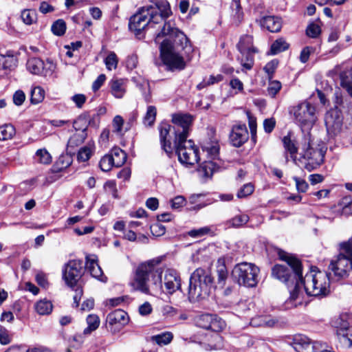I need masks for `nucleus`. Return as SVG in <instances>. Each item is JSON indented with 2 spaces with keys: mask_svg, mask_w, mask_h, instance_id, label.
<instances>
[{
  "mask_svg": "<svg viewBox=\"0 0 352 352\" xmlns=\"http://www.w3.org/2000/svg\"><path fill=\"white\" fill-rule=\"evenodd\" d=\"M151 20L157 24L163 23L159 26L161 29L155 37V42H160V39L165 36L169 38L164 39L160 44V50L162 59L164 63L170 70H182L186 67V63L180 52L184 50L188 53L191 50V46L186 36L179 29L175 27L173 21H166L170 14L171 10L169 3L166 0H161L155 3V6H150Z\"/></svg>",
  "mask_w": 352,
  "mask_h": 352,
  "instance_id": "nucleus-1",
  "label": "nucleus"
},
{
  "mask_svg": "<svg viewBox=\"0 0 352 352\" xmlns=\"http://www.w3.org/2000/svg\"><path fill=\"white\" fill-rule=\"evenodd\" d=\"M160 263V260L155 258L138 265L129 283L133 290L146 294H157L162 291V282L168 294H172L180 288V278L174 270H166L162 280V270L158 267Z\"/></svg>",
  "mask_w": 352,
  "mask_h": 352,
  "instance_id": "nucleus-2",
  "label": "nucleus"
},
{
  "mask_svg": "<svg viewBox=\"0 0 352 352\" xmlns=\"http://www.w3.org/2000/svg\"><path fill=\"white\" fill-rule=\"evenodd\" d=\"M280 258L287 262L288 266L276 265L272 270V276L285 283L289 289V297L285 303L288 307H296L302 304L304 293L300 287L302 265L294 256L278 250Z\"/></svg>",
  "mask_w": 352,
  "mask_h": 352,
  "instance_id": "nucleus-3",
  "label": "nucleus"
},
{
  "mask_svg": "<svg viewBox=\"0 0 352 352\" xmlns=\"http://www.w3.org/2000/svg\"><path fill=\"white\" fill-rule=\"evenodd\" d=\"M300 287L307 296H325L329 292V278L327 274L312 269L304 278L300 275Z\"/></svg>",
  "mask_w": 352,
  "mask_h": 352,
  "instance_id": "nucleus-4",
  "label": "nucleus"
},
{
  "mask_svg": "<svg viewBox=\"0 0 352 352\" xmlns=\"http://www.w3.org/2000/svg\"><path fill=\"white\" fill-rule=\"evenodd\" d=\"M213 278L209 271L202 268L197 269L190 278L188 298L190 301L195 302L206 298L210 291Z\"/></svg>",
  "mask_w": 352,
  "mask_h": 352,
  "instance_id": "nucleus-5",
  "label": "nucleus"
},
{
  "mask_svg": "<svg viewBox=\"0 0 352 352\" xmlns=\"http://www.w3.org/2000/svg\"><path fill=\"white\" fill-rule=\"evenodd\" d=\"M319 146V145L316 147L314 146L309 133L305 135L302 144V155L305 160V168L309 171L316 169L324 162L326 149L324 147Z\"/></svg>",
  "mask_w": 352,
  "mask_h": 352,
  "instance_id": "nucleus-6",
  "label": "nucleus"
},
{
  "mask_svg": "<svg viewBox=\"0 0 352 352\" xmlns=\"http://www.w3.org/2000/svg\"><path fill=\"white\" fill-rule=\"evenodd\" d=\"M259 269L252 263H241L233 269L232 275L239 285L254 287L258 283Z\"/></svg>",
  "mask_w": 352,
  "mask_h": 352,
  "instance_id": "nucleus-7",
  "label": "nucleus"
},
{
  "mask_svg": "<svg viewBox=\"0 0 352 352\" xmlns=\"http://www.w3.org/2000/svg\"><path fill=\"white\" fill-rule=\"evenodd\" d=\"M295 120L302 128L311 129L318 120V112L312 104L303 102L293 108Z\"/></svg>",
  "mask_w": 352,
  "mask_h": 352,
  "instance_id": "nucleus-8",
  "label": "nucleus"
},
{
  "mask_svg": "<svg viewBox=\"0 0 352 352\" xmlns=\"http://www.w3.org/2000/svg\"><path fill=\"white\" fill-rule=\"evenodd\" d=\"M174 144L179 161L182 164L194 165L198 162L199 149L191 140H175Z\"/></svg>",
  "mask_w": 352,
  "mask_h": 352,
  "instance_id": "nucleus-9",
  "label": "nucleus"
},
{
  "mask_svg": "<svg viewBox=\"0 0 352 352\" xmlns=\"http://www.w3.org/2000/svg\"><path fill=\"white\" fill-rule=\"evenodd\" d=\"M237 49L240 54L237 56V60L246 69H251L254 63V54L258 52L253 45L252 37L250 35L241 36L237 44Z\"/></svg>",
  "mask_w": 352,
  "mask_h": 352,
  "instance_id": "nucleus-10",
  "label": "nucleus"
},
{
  "mask_svg": "<svg viewBox=\"0 0 352 352\" xmlns=\"http://www.w3.org/2000/svg\"><path fill=\"white\" fill-rule=\"evenodd\" d=\"M151 9L153 8L143 7L130 18L129 29L136 34H140L146 27L155 28L157 24L151 20Z\"/></svg>",
  "mask_w": 352,
  "mask_h": 352,
  "instance_id": "nucleus-11",
  "label": "nucleus"
},
{
  "mask_svg": "<svg viewBox=\"0 0 352 352\" xmlns=\"http://www.w3.org/2000/svg\"><path fill=\"white\" fill-rule=\"evenodd\" d=\"M62 272L67 285L74 288L83 275V263L80 260H70L64 265Z\"/></svg>",
  "mask_w": 352,
  "mask_h": 352,
  "instance_id": "nucleus-12",
  "label": "nucleus"
},
{
  "mask_svg": "<svg viewBox=\"0 0 352 352\" xmlns=\"http://www.w3.org/2000/svg\"><path fill=\"white\" fill-rule=\"evenodd\" d=\"M192 120V116L187 113H177L173 116L172 122L174 124L173 131L175 140L187 139Z\"/></svg>",
  "mask_w": 352,
  "mask_h": 352,
  "instance_id": "nucleus-13",
  "label": "nucleus"
},
{
  "mask_svg": "<svg viewBox=\"0 0 352 352\" xmlns=\"http://www.w3.org/2000/svg\"><path fill=\"white\" fill-rule=\"evenodd\" d=\"M26 67L28 70L35 75L51 76L56 69V65L52 60L47 59L45 62L38 58H30Z\"/></svg>",
  "mask_w": 352,
  "mask_h": 352,
  "instance_id": "nucleus-14",
  "label": "nucleus"
},
{
  "mask_svg": "<svg viewBox=\"0 0 352 352\" xmlns=\"http://www.w3.org/2000/svg\"><path fill=\"white\" fill-rule=\"evenodd\" d=\"M343 117L340 111L336 107L327 111L324 122L328 134L334 137L339 134L342 128Z\"/></svg>",
  "mask_w": 352,
  "mask_h": 352,
  "instance_id": "nucleus-15",
  "label": "nucleus"
},
{
  "mask_svg": "<svg viewBox=\"0 0 352 352\" xmlns=\"http://www.w3.org/2000/svg\"><path fill=\"white\" fill-rule=\"evenodd\" d=\"M128 321V314L122 309H116L109 314L107 317V327L113 333L120 331Z\"/></svg>",
  "mask_w": 352,
  "mask_h": 352,
  "instance_id": "nucleus-16",
  "label": "nucleus"
},
{
  "mask_svg": "<svg viewBox=\"0 0 352 352\" xmlns=\"http://www.w3.org/2000/svg\"><path fill=\"white\" fill-rule=\"evenodd\" d=\"M292 346L297 352H317L321 342L311 341L307 336L298 334L294 337Z\"/></svg>",
  "mask_w": 352,
  "mask_h": 352,
  "instance_id": "nucleus-17",
  "label": "nucleus"
},
{
  "mask_svg": "<svg viewBox=\"0 0 352 352\" xmlns=\"http://www.w3.org/2000/svg\"><path fill=\"white\" fill-rule=\"evenodd\" d=\"M249 138V133L245 124L237 123L232 127L229 135L230 144L235 147H240Z\"/></svg>",
  "mask_w": 352,
  "mask_h": 352,
  "instance_id": "nucleus-18",
  "label": "nucleus"
},
{
  "mask_svg": "<svg viewBox=\"0 0 352 352\" xmlns=\"http://www.w3.org/2000/svg\"><path fill=\"white\" fill-rule=\"evenodd\" d=\"M172 130L173 126L168 124H162L159 126L161 146L168 156H170L173 151L169 138V133Z\"/></svg>",
  "mask_w": 352,
  "mask_h": 352,
  "instance_id": "nucleus-19",
  "label": "nucleus"
},
{
  "mask_svg": "<svg viewBox=\"0 0 352 352\" xmlns=\"http://www.w3.org/2000/svg\"><path fill=\"white\" fill-rule=\"evenodd\" d=\"M127 80L113 78L109 82L111 93L117 98H122L125 92Z\"/></svg>",
  "mask_w": 352,
  "mask_h": 352,
  "instance_id": "nucleus-20",
  "label": "nucleus"
},
{
  "mask_svg": "<svg viewBox=\"0 0 352 352\" xmlns=\"http://www.w3.org/2000/svg\"><path fill=\"white\" fill-rule=\"evenodd\" d=\"M85 267L94 278L101 279L103 275V272L98 265L97 258L95 255L86 256Z\"/></svg>",
  "mask_w": 352,
  "mask_h": 352,
  "instance_id": "nucleus-21",
  "label": "nucleus"
},
{
  "mask_svg": "<svg viewBox=\"0 0 352 352\" xmlns=\"http://www.w3.org/2000/svg\"><path fill=\"white\" fill-rule=\"evenodd\" d=\"M333 324L337 329L336 334L338 338L352 326V317L346 314H342L335 320Z\"/></svg>",
  "mask_w": 352,
  "mask_h": 352,
  "instance_id": "nucleus-22",
  "label": "nucleus"
},
{
  "mask_svg": "<svg viewBox=\"0 0 352 352\" xmlns=\"http://www.w3.org/2000/svg\"><path fill=\"white\" fill-rule=\"evenodd\" d=\"M219 168V166L216 165L214 162L211 160L206 161L203 162L197 171L199 175L204 178L208 179L210 178L212 174Z\"/></svg>",
  "mask_w": 352,
  "mask_h": 352,
  "instance_id": "nucleus-23",
  "label": "nucleus"
},
{
  "mask_svg": "<svg viewBox=\"0 0 352 352\" xmlns=\"http://www.w3.org/2000/svg\"><path fill=\"white\" fill-rule=\"evenodd\" d=\"M282 28V20L276 16H265V28L271 32H278Z\"/></svg>",
  "mask_w": 352,
  "mask_h": 352,
  "instance_id": "nucleus-24",
  "label": "nucleus"
},
{
  "mask_svg": "<svg viewBox=\"0 0 352 352\" xmlns=\"http://www.w3.org/2000/svg\"><path fill=\"white\" fill-rule=\"evenodd\" d=\"M113 132L119 135H123L129 130V126H124V120L120 116H116L112 120Z\"/></svg>",
  "mask_w": 352,
  "mask_h": 352,
  "instance_id": "nucleus-25",
  "label": "nucleus"
},
{
  "mask_svg": "<svg viewBox=\"0 0 352 352\" xmlns=\"http://www.w3.org/2000/svg\"><path fill=\"white\" fill-rule=\"evenodd\" d=\"M283 143L286 151L289 153L291 158L295 161L298 153L296 141L292 140L290 135H288L283 138Z\"/></svg>",
  "mask_w": 352,
  "mask_h": 352,
  "instance_id": "nucleus-26",
  "label": "nucleus"
},
{
  "mask_svg": "<svg viewBox=\"0 0 352 352\" xmlns=\"http://www.w3.org/2000/svg\"><path fill=\"white\" fill-rule=\"evenodd\" d=\"M289 44L283 38L276 39L271 45L268 54L275 55L289 48Z\"/></svg>",
  "mask_w": 352,
  "mask_h": 352,
  "instance_id": "nucleus-27",
  "label": "nucleus"
},
{
  "mask_svg": "<svg viewBox=\"0 0 352 352\" xmlns=\"http://www.w3.org/2000/svg\"><path fill=\"white\" fill-rule=\"evenodd\" d=\"M113 157L114 166L120 167L126 160V153L120 148H113L110 153Z\"/></svg>",
  "mask_w": 352,
  "mask_h": 352,
  "instance_id": "nucleus-28",
  "label": "nucleus"
},
{
  "mask_svg": "<svg viewBox=\"0 0 352 352\" xmlns=\"http://www.w3.org/2000/svg\"><path fill=\"white\" fill-rule=\"evenodd\" d=\"M15 133V128L12 124H5L0 126V141L11 140Z\"/></svg>",
  "mask_w": 352,
  "mask_h": 352,
  "instance_id": "nucleus-29",
  "label": "nucleus"
},
{
  "mask_svg": "<svg viewBox=\"0 0 352 352\" xmlns=\"http://www.w3.org/2000/svg\"><path fill=\"white\" fill-rule=\"evenodd\" d=\"M249 219L250 218L248 214H239L229 219L226 223L228 227L239 228L245 225Z\"/></svg>",
  "mask_w": 352,
  "mask_h": 352,
  "instance_id": "nucleus-30",
  "label": "nucleus"
},
{
  "mask_svg": "<svg viewBox=\"0 0 352 352\" xmlns=\"http://www.w3.org/2000/svg\"><path fill=\"white\" fill-rule=\"evenodd\" d=\"M52 304L51 301L46 299L41 300L35 304V309L40 315H47L52 311Z\"/></svg>",
  "mask_w": 352,
  "mask_h": 352,
  "instance_id": "nucleus-31",
  "label": "nucleus"
},
{
  "mask_svg": "<svg viewBox=\"0 0 352 352\" xmlns=\"http://www.w3.org/2000/svg\"><path fill=\"white\" fill-rule=\"evenodd\" d=\"M88 327L83 331L85 335L89 334L96 330L100 325V319L97 315L90 314L87 318Z\"/></svg>",
  "mask_w": 352,
  "mask_h": 352,
  "instance_id": "nucleus-32",
  "label": "nucleus"
},
{
  "mask_svg": "<svg viewBox=\"0 0 352 352\" xmlns=\"http://www.w3.org/2000/svg\"><path fill=\"white\" fill-rule=\"evenodd\" d=\"M87 138L86 129L75 133L68 140V145L74 147L82 144Z\"/></svg>",
  "mask_w": 352,
  "mask_h": 352,
  "instance_id": "nucleus-33",
  "label": "nucleus"
},
{
  "mask_svg": "<svg viewBox=\"0 0 352 352\" xmlns=\"http://www.w3.org/2000/svg\"><path fill=\"white\" fill-rule=\"evenodd\" d=\"M36 162L43 164H49L52 162V156L45 148H41L36 151L34 156Z\"/></svg>",
  "mask_w": 352,
  "mask_h": 352,
  "instance_id": "nucleus-34",
  "label": "nucleus"
},
{
  "mask_svg": "<svg viewBox=\"0 0 352 352\" xmlns=\"http://www.w3.org/2000/svg\"><path fill=\"white\" fill-rule=\"evenodd\" d=\"M45 98V91L41 87H35L31 91L30 100L32 104L41 102Z\"/></svg>",
  "mask_w": 352,
  "mask_h": 352,
  "instance_id": "nucleus-35",
  "label": "nucleus"
},
{
  "mask_svg": "<svg viewBox=\"0 0 352 352\" xmlns=\"http://www.w3.org/2000/svg\"><path fill=\"white\" fill-rule=\"evenodd\" d=\"M173 338V333L170 332H165L161 334L152 336L153 341L160 345H166L169 344Z\"/></svg>",
  "mask_w": 352,
  "mask_h": 352,
  "instance_id": "nucleus-36",
  "label": "nucleus"
},
{
  "mask_svg": "<svg viewBox=\"0 0 352 352\" xmlns=\"http://www.w3.org/2000/svg\"><path fill=\"white\" fill-rule=\"evenodd\" d=\"M66 23L63 19H58L54 21L51 27V30L54 35L63 36L66 31Z\"/></svg>",
  "mask_w": 352,
  "mask_h": 352,
  "instance_id": "nucleus-37",
  "label": "nucleus"
},
{
  "mask_svg": "<svg viewBox=\"0 0 352 352\" xmlns=\"http://www.w3.org/2000/svg\"><path fill=\"white\" fill-rule=\"evenodd\" d=\"M281 87L282 85L280 81L276 80H272V78L270 77L269 83L267 88V95L272 98H274L276 95L280 91Z\"/></svg>",
  "mask_w": 352,
  "mask_h": 352,
  "instance_id": "nucleus-38",
  "label": "nucleus"
},
{
  "mask_svg": "<svg viewBox=\"0 0 352 352\" xmlns=\"http://www.w3.org/2000/svg\"><path fill=\"white\" fill-rule=\"evenodd\" d=\"M212 234H214V232L212 231L211 226H205L198 229H193L188 232V234L192 238H199Z\"/></svg>",
  "mask_w": 352,
  "mask_h": 352,
  "instance_id": "nucleus-39",
  "label": "nucleus"
},
{
  "mask_svg": "<svg viewBox=\"0 0 352 352\" xmlns=\"http://www.w3.org/2000/svg\"><path fill=\"white\" fill-rule=\"evenodd\" d=\"M21 19L26 25H32L36 21V13L34 10H24L21 12Z\"/></svg>",
  "mask_w": 352,
  "mask_h": 352,
  "instance_id": "nucleus-40",
  "label": "nucleus"
},
{
  "mask_svg": "<svg viewBox=\"0 0 352 352\" xmlns=\"http://www.w3.org/2000/svg\"><path fill=\"white\" fill-rule=\"evenodd\" d=\"M157 109L154 106H148L146 115L144 117V124L146 126H152L156 118Z\"/></svg>",
  "mask_w": 352,
  "mask_h": 352,
  "instance_id": "nucleus-41",
  "label": "nucleus"
},
{
  "mask_svg": "<svg viewBox=\"0 0 352 352\" xmlns=\"http://www.w3.org/2000/svg\"><path fill=\"white\" fill-rule=\"evenodd\" d=\"M99 166L100 169L104 172H107L114 166L113 157H111V154L105 155L100 160Z\"/></svg>",
  "mask_w": 352,
  "mask_h": 352,
  "instance_id": "nucleus-42",
  "label": "nucleus"
},
{
  "mask_svg": "<svg viewBox=\"0 0 352 352\" xmlns=\"http://www.w3.org/2000/svg\"><path fill=\"white\" fill-rule=\"evenodd\" d=\"M202 148L203 151H206L211 159H215L219 154V146L217 142L205 144Z\"/></svg>",
  "mask_w": 352,
  "mask_h": 352,
  "instance_id": "nucleus-43",
  "label": "nucleus"
},
{
  "mask_svg": "<svg viewBox=\"0 0 352 352\" xmlns=\"http://www.w3.org/2000/svg\"><path fill=\"white\" fill-rule=\"evenodd\" d=\"M104 63L108 70L116 69L118 63V58L114 52H110L104 59Z\"/></svg>",
  "mask_w": 352,
  "mask_h": 352,
  "instance_id": "nucleus-44",
  "label": "nucleus"
},
{
  "mask_svg": "<svg viewBox=\"0 0 352 352\" xmlns=\"http://www.w3.org/2000/svg\"><path fill=\"white\" fill-rule=\"evenodd\" d=\"M212 320H213V315L203 314L197 318L196 322L199 327L209 329Z\"/></svg>",
  "mask_w": 352,
  "mask_h": 352,
  "instance_id": "nucleus-45",
  "label": "nucleus"
},
{
  "mask_svg": "<svg viewBox=\"0 0 352 352\" xmlns=\"http://www.w3.org/2000/svg\"><path fill=\"white\" fill-rule=\"evenodd\" d=\"M340 85L342 87L346 88L348 90L349 87H351L352 85V73L350 70H344L340 74Z\"/></svg>",
  "mask_w": 352,
  "mask_h": 352,
  "instance_id": "nucleus-46",
  "label": "nucleus"
},
{
  "mask_svg": "<svg viewBox=\"0 0 352 352\" xmlns=\"http://www.w3.org/2000/svg\"><path fill=\"white\" fill-rule=\"evenodd\" d=\"M225 327V321L223 320L221 318H219L217 316L213 315V320H212L211 321L209 329L217 333L223 329Z\"/></svg>",
  "mask_w": 352,
  "mask_h": 352,
  "instance_id": "nucleus-47",
  "label": "nucleus"
},
{
  "mask_svg": "<svg viewBox=\"0 0 352 352\" xmlns=\"http://www.w3.org/2000/svg\"><path fill=\"white\" fill-rule=\"evenodd\" d=\"M340 342L348 347L352 346V326L338 337Z\"/></svg>",
  "mask_w": 352,
  "mask_h": 352,
  "instance_id": "nucleus-48",
  "label": "nucleus"
},
{
  "mask_svg": "<svg viewBox=\"0 0 352 352\" xmlns=\"http://www.w3.org/2000/svg\"><path fill=\"white\" fill-rule=\"evenodd\" d=\"M254 186L251 183L244 184L237 192L239 198H244L250 195L254 192Z\"/></svg>",
  "mask_w": 352,
  "mask_h": 352,
  "instance_id": "nucleus-49",
  "label": "nucleus"
},
{
  "mask_svg": "<svg viewBox=\"0 0 352 352\" xmlns=\"http://www.w3.org/2000/svg\"><path fill=\"white\" fill-rule=\"evenodd\" d=\"M232 11L234 12V16L237 18L239 22H240L243 17V12L241 6L240 0H232L231 4Z\"/></svg>",
  "mask_w": 352,
  "mask_h": 352,
  "instance_id": "nucleus-50",
  "label": "nucleus"
},
{
  "mask_svg": "<svg viewBox=\"0 0 352 352\" xmlns=\"http://www.w3.org/2000/svg\"><path fill=\"white\" fill-rule=\"evenodd\" d=\"M91 155V150L87 146L81 148L78 153V160L81 162L87 161Z\"/></svg>",
  "mask_w": 352,
  "mask_h": 352,
  "instance_id": "nucleus-51",
  "label": "nucleus"
},
{
  "mask_svg": "<svg viewBox=\"0 0 352 352\" xmlns=\"http://www.w3.org/2000/svg\"><path fill=\"white\" fill-rule=\"evenodd\" d=\"M320 33V28L316 23H311L306 30V34L311 38H316Z\"/></svg>",
  "mask_w": 352,
  "mask_h": 352,
  "instance_id": "nucleus-52",
  "label": "nucleus"
},
{
  "mask_svg": "<svg viewBox=\"0 0 352 352\" xmlns=\"http://www.w3.org/2000/svg\"><path fill=\"white\" fill-rule=\"evenodd\" d=\"M218 283L223 286L228 277V271L225 265L219 266L217 270Z\"/></svg>",
  "mask_w": 352,
  "mask_h": 352,
  "instance_id": "nucleus-53",
  "label": "nucleus"
},
{
  "mask_svg": "<svg viewBox=\"0 0 352 352\" xmlns=\"http://www.w3.org/2000/svg\"><path fill=\"white\" fill-rule=\"evenodd\" d=\"M25 100V94L22 90H17L12 96V100L15 105L21 106Z\"/></svg>",
  "mask_w": 352,
  "mask_h": 352,
  "instance_id": "nucleus-54",
  "label": "nucleus"
},
{
  "mask_svg": "<svg viewBox=\"0 0 352 352\" xmlns=\"http://www.w3.org/2000/svg\"><path fill=\"white\" fill-rule=\"evenodd\" d=\"M11 340L12 339L8 330L2 326H0V343L6 345L10 344Z\"/></svg>",
  "mask_w": 352,
  "mask_h": 352,
  "instance_id": "nucleus-55",
  "label": "nucleus"
},
{
  "mask_svg": "<svg viewBox=\"0 0 352 352\" xmlns=\"http://www.w3.org/2000/svg\"><path fill=\"white\" fill-rule=\"evenodd\" d=\"M294 180L296 182V189L299 192H305L307 191L309 185L305 180L297 177H294Z\"/></svg>",
  "mask_w": 352,
  "mask_h": 352,
  "instance_id": "nucleus-56",
  "label": "nucleus"
},
{
  "mask_svg": "<svg viewBox=\"0 0 352 352\" xmlns=\"http://www.w3.org/2000/svg\"><path fill=\"white\" fill-rule=\"evenodd\" d=\"M245 113L247 115V118L248 119V124H249L250 132H251L252 135L253 136L255 134L256 130V119L250 113V111H246Z\"/></svg>",
  "mask_w": 352,
  "mask_h": 352,
  "instance_id": "nucleus-57",
  "label": "nucleus"
},
{
  "mask_svg": "<svg viewBox=\"0 0 352 352\" xmlns=\"http://www.w3.org/2000/svg\"><path fill=\"white\" fill-rule=\"evenodd\" d=\"M152 234L155 236H160L165 233V227L160 223H156L150 227Z\"/></svg>",
  "mask_w": 352,
  "mask_h": 352,
  "instance_id": "nucleus-58",
  "label": "nucleus"
},
{
  "mask_svg": "<svg viewBox=\"0 0 352 352\" xmlns=\"http://www.w3.org/2000/svg\"><path fill=\"white\" fill-rule=\"evenodd\" d=\"M16 60L12 56H3V67L2 69H11L16 66Z\"/></svg>",
  "mask_w": 352,
  "mask_h": 352,
  "instance_id": "nucleus-59",
  "label": "nucleus"
},
{
  "mask_svg": "<svg viewBox=\"0 0 352 352\" xmlns=\"http://www.w3.org/2000/svg\"><path fill=\"white\" fill-rule=\"evenodd\" d=\"M314 51V49L312 47H305L302 49L300 55V60L302 63H305L309 60V57L310 54Z\"/></svg>",
  "mask_w": 352,
  "mask_h": 352,
  "instance_id": "nucleus-60",
  "label": "nucleus"
},
{
  "mask_svg": "<svg viewBox=\"0 0 352 352\" xmlns=\"http://www.w3.org/2000/svg\"><path fill=\"white\" fill-rule=\"evenodd\" d=\"M278 65V60L274 59L265 65V72L269 75V78L270 77V78H272V76L275 72Z\"/></svg>",
  "mask_w": 352,
  "mask_h": 352,
  "instance_id": "nucleus-61",
  "label": "nucleus"
},
{
  "mask_svg": "<svg viewBox=\"0 0 352 352\" xmlns=\"http://www.w3.org/2000/svg\"><path fill=\"white\" fill-rule=\"evenodd\" d=\"M138 63V58L135 54L129 56L126 61V67L131 70L135 69L137 67Z\"/></svg>",
  "mask_w": 352,
  "mask_h": 352,
  "instance_id": "nucleus-62",
  "label": "nucleus"
},
{
  "mask_svg": "<svg viewBox=\"0 0 352 352\" xmlns=\"http://www.w3.org/2000/svg\"><path fill=\"white\" fill-rule=\"evenodd\" d=\"M186 204V199L183 196H177L171 200V207L177 209Z\"/></svg>",
  "mask_w": 352,
  "mask_h": 352,
  "instance_id": "nucleus-63",
  "label": "nucleus"
},
{
  "mask_svg": "<svg viewBox=\"0 0 352 352\" xmlns=\"http://www.w3.org/2000/svg\"><path fill=\"white\" fill-rule=\"evenodd\" d=\"M106 80V76L104 74H100L98 76L96 80L92 84V89L94 91H97L104 84Z\"/></svg>",
  "mask_w": 352,
  "mask_h": 352,
  "instance_id": "nucleus-64",
  "label": "nucleus"
}]
</instances>
